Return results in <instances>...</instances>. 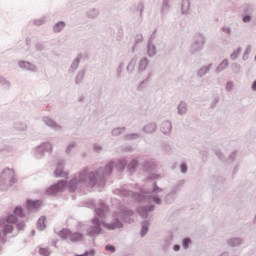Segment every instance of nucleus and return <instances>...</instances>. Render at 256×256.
<instances>
[{"label":"nucleus","instance_id":"obj_46","mask_svg":"<svg viewBox=\"0 0 256 256\" xmlns=\"http://www.w3.org/2000/svg\"><path fill=\"white\" fill-rule=\"evenodd\" d=\"M75 147H77V143L71 142L66 148V154L70 155L71 151H73Z\"/></svg>","mask_w":256,"mask_h":256},{"label":"nucleus","instance_id":"obj_13","mask_svg":"<svg viewBox=\"0 0 256 256\" xmlns=\"http://www.w3.org/2000/svg\"><path fill=\"white\" fill-rule=\"evenodd\" d=\"M173 129V125L171 124V121L165 120L160 125V131L163 133V135H169L171 133V130Z\"/></svg>","mask_w":256,"mask_h":256},{"label":"nucleus","instance_id":"obj_40","mask_svg":"<svg viewBox=\"0 0 256 256\" xmlns=\"http://www.w3.org/2000/svg\"><path fill=\"white\" fill-rule=\"evenodd\" d=\"M59 236L61 239H70L71 230L64 228L59 232Z\"/></svg>","mask_w":256,"mask_h":256},{"label":"nucleus","instance_id":"obj_26","mask_svg":"<svg viewBox=\"0 0 256 256\" xmlns=\"http://www.w3.org/2000/svg\"><path fill=\"white\" fill-rule=\"evenodd\" d=\"M86 17L88 19H97L99 17V9L90 8L86 11Z\"/></svg>","mask_w":256,"mask_h":256},{"label":"nucleus","instance_id":"obj_41","mask_svg":"<svg viewBox=\"0 0 256 256\" xmlns=\"http://www.w3.org/2000/svg\"><path fill=\"white\" fill-rule=\"evenodd\" d=\"M253 11H255V9L253 8V5L251 4L243 5V13H245V15H250V13H253Z\"/></svg>","mask_w":256,"mask_h":256},{"label":"nucleus","instance_id":"obj_24","mask_svg":"<svg viewBox=\"0 0 256 256\" xmlns=\"http://www.w3.org/2000/svg\"><path fill=\"white\" fill-rule=\"evenodd\" d=\"M171 9V0H163L161 5L160 13L162 16L167 15Z\"/></svg>","mask_w":256,"mask_h":256},{"label":"nucleus","instance_id":"obj_12","mask_svg":"<svg viewBox=\"0 0 256 256\" xmlns=\"http://www.w3.org/2000/svg\"><path fill=\"white\" fill-rule=\"evenodd\" d=\"M43 123H45L47 127H50V129H53L54 131H61L63 129V126L57 124V122L47 116L43 118Z\"/></svg>","mask_w":256,"mask_h":256},{"label":"nucleus","instance_id":"obj_29","mask_svg":"<svg viewBox=\"0 0 256 256\" xmlns=\"http://www.w3.org/2000/svg\"><path fill=\"white\" fill-rule=\"evenodd\" d=\"M65 27H67V24L65 23V21H59L53 26V32L61 33V31H63Z\"/></svg>","mask_w":256,"mask_h":256},{"label":"nucleus","instance_id":"obj_45","mask_svg":"<svg viewBox=\"0 0 256 256\" xmlns=\"http://www.w3.org/2000/svg\"><path fill=\"white\" fill-rule=\"evenodd\" d=\"M14 224L16 225V229H18V231H25V222L24 221L19 222V218H17V222H15Z\"/></svg>","mask_w":256,"mask_h":256},{"label":"nucleus","instance_id":"obj_48","mask_svg":"<svg viewBox=\"0 0 256 256\" xmlns=\"http://www.w3.org/2000/svg\"><path fill=\"white\" fill-rule=\"evenodd\" d=\"M39 254L42 256H49L51 255V251L49 250V248H40Z\"/></svg>","mask_w":256,"mask_h":256},{"label":"nucleus","instance_id":"obj_31","mask_svg":"<svg viewBox=\"0 0 256 256\" xmlns=\"http://www.w3.org/2000/svg\"><path fill=\"white\" fill-rule=\"evenodd\" d=\"M46 219L47 218L45 216H42L38 219L36 224L38 231H45V229H47V226L45 225Z\"/></svg>","mask_w":256,"mask_h":256},{"label":"nucleus","instance_id":"obj_33","mask_svg":"<svg viewBox=\"0 0 256 256\" xmlns=\"http://www.w3.org/2000/svg\"><path fill=\"white\" fill-rule=\"evenodd\" d=\"M14 214V217H20L21 219L25 218V211L23 210V207L21 206H16L14 208V211H13Z\"/></svg>","mask_w":256,"mask_h":256},{"label":"nucleus","instance_id":"obj_39","mask_svg":"<svg viewBox=\"0 0 256 256\" xmlns=\"http://www.w3.org/2000/svg\"><path fill=\"white\" fill-rule=\"evenodd\" d=\"M0 85H2L4 89H11V82L3 76H0Z\"/></svg>","mask_w":256,"mask_h":256},{"label":"nucleus","instance_id":"obj_16","mask_svg":"<svg viewBox=\"0 0 256 256\" xmlns=\"http://www.w3.org/2000/svg\"><path fill=\"white\" fill-rule=\"evenodd\" d=\"M126 167L130 175H133V173H135L137 171V168L139 167V161L134 158L126 165Z\"/></svg>","mask_w":256,"mask_h":256},{"label":"nucleus","instance_id":"obj_21","mask_svg":"<svg viewBox=\"0 0 256 256\" xmlns=\"http://www.w3.org/2000/svg\"><path fill=\"white\" fill-rule=\"evenodd\" d=\"M190 9H191V0H182L181 15H189Z\"/></svg>","mask_w":256,"mask_h":256},{"label":"nucleus","instance_id":"obj_50","mask_svg":"<svg viewBox=\"0 0 256 256\" xmlns=\"http://www.w3.org/2000/svg\"><path fill=\"white\" fill-rule=\"evenodd\" d=\"M143 9H144L143 3H139V4L137 5V8H136V13H137V15H138L139 17H141V16L143 15Z\"/></svg>","mask_w":256,"mask_h":256},{"label":"nucleus","instance_id":"obj_49","mask_svg":"<svg viewBox=\"0 0 256 256\" xmlns=\"http://www.w3.org/2000/svg\"><path fill=\"white\" fill-rule=\"evenodd\" d=\"M253 17L250 14H243L242 15V22L243 23H251Z\"/></svg>","mask_w":256,"mask_h":256},{"label":"nucleus","instance_id":"obj_7","mask_svg":"<svg viewBox=\"0 0 256 256\" xmlns=\"http://www.w3.org/2000/svg\"><path fill=\"white\" fill-rule=\"evenodd\" d=\"M49 151H53V144L50 142H44L36 147L34 155L36 159H43V157H45V153H49Z\"/></svg>","mask_w":256,"mask_h":256},{"label":"nucleus","instance_id":"obj_17","mask_svg":"<svg viewBox=\"0 0 256 256\" xmlns=\"http://www.w3.org/2000/svg\"><path fill=\"white\" fill-rule=\"evenodd\" d=\"M26 205H27L28 211H31L33 209H39V207H41V205H42V202H41V200L28 199L26 201Z\"/></svg>","mask_w":256,"mask_h":256},{"label":"nucleus","instance_id":"obj_1","mask_svg":"<svg viewBox=\"0 0 256 256\" xmlns=\"http://www.w3.org/2000/svg\"><path fill=\"white\" fill-rule=\"evenodd\" d=\"M127 158H122L118 160H112L106 164L105 167H100L95 171H89L88 168H84L78 174H76L73 179L69 182L66 180H59L57 183L51 185L47 190V195H55L61 193L65 187H68L70 193H75L76 189L83 187V185H91V187H103L105 185V178L109 177L113 173V169H117L119 173L125 171L127 167Z\"/></svg>","mask_w":256,"mask_h":256},{"label":"nucleus","instance_id":"obj_54","mask_svg":"<svg viewBox=\"0 0 256 256\" xmlns=\"http://www.w3.org/2000/svg\"><path fill=\"white\" fill-rule=\"evenodd\" d=\"M222 31H223V33H226L227 35H231L233 33L231 31V27H229V26H223Z\"/></svg>","mask_w":256,"mask_h":256},{"label":"nucleus","instance_id":"obj_15","mask_svg":"<svg viewBox=\"0 0 256 256\" xmlns=\"http://www.w3.org/2000/svg\"><path fill=\"white\" fill-rule=\"evenodd\" d=\"M143 133H146V135H151L153 133H156L157 131V123L155 122H149L142 128Z\"/></svg>","mask_w":256,"mask_h":256},{"label":"nucleus","instance_id":"obj_2","mask_svg":"<svg viewBox=\"0 0 256 256\" xmlns=\"http://www.w3.org/2000/svg\"><path fill=\"white\" fill-rule=\"evenodd\" d=\"M109 211V207L105 203L101 202L100 207L95 208L96 216L92 219V225L87 229L88 237H97L103 233V228L108 229V231H115V229H123V223H133V215L135 212L133 210H122L114 214V218L110 223L103 221L106 213Z\"/></svg>","mask_w":256,"mask_h":256},{"label":"nucleus","instance_id":"obj_62","mask_svg":"<svg viewBox=\"0 0 256 256\" xmlns=\"http://www.w3.org/2000/svg\"><path fill=\"white\" fill-rule=\"evenodd\" d=\"M35 48H36V51H45V45L41 43L36 44Z\"/></svg>","mask_w":256,"mask_h":256},{"label":"nucleus","instance_id":"obj_3","mask_svg":"<svg viewBox=\"0 0 256 256\" xmlns=\"http://www.w3.org/2000/svg\"><path fill=\"white\" fill-rule=\"evenodd\" d=\"M159 193H163V188L157 186V182L152 184V190L148 192H131L127 189L119 190L120 197H132L138 203H155V205H162L163 201L159 197Z\"/></svg>","mask_w":256,"mask_h":256},{"label":"nucleus","instance_id":"obj_8","mask_svg":"<svg viewBox=\"0 0 256 256\" xmlns=\"http://www.w3.org/2000/svg\"><path fill=\"white\" fill-rule=\"evenodd\" d=\"M137 213L142 217V219H148L149 218V213L151 211H155V205H144L140 206L136 209Z\"/></svg>","mask_w":256,"mask_h":256},{"label":"nucleus","instance_id":"obj_5","mask_svg":"<svg viewBox=\"0 0 256 256\" xmlns=\"http://www.w3.org/2000/svg\"><path fill=\"white\" fill-rule=\"evenodd\" d=\"M15 223H17V217L13 214L0 218V227H2V234L4 237L13 233L15 230L13 225H15Z\"/></svg>","mask_w":256,"mask_h":256},{"label":"nucleus","instance_id":"obj_59","mask_svg":"<svg viewBox=\"0 0 256 256\" xmlns=\"http://www.w3.org/2000/svg\"><path fill=\"white\" fill-rule=\"evenodd\" d=\"M187 170H188L187 164H186V163H182V164L180 165V171H181V173L185 174V173H187Z\"/></svg>","mask_w":256,"mask_h":256},{"label":"nucleus","instance_id":"obj_34","mask_svg":"<svg viewBox=\"0 0 256 256\" xmlns=\"http://www.w3.org/2000/svg\"><path fill=\"white\" fill-rule=\"evenodd\" d=\"M124 141H136V139H141V134L139 133H131L126 134L123 137Z\"/></svg>","mask_w":256,"mask_h":256},{"label":"nucleus","instance_id":"obj_47","mask_svg":"<svg viewBox=\"0 0 256 256\" xmlns=\"http://www.w3.org/2000/svg\"><path fill=\"white\" fill-rule=\"evenodd\" d=\"M231 69H232L233 73H241V65H239L237 63H233L231 65Z\"/></svg>","mask_w":256,"mask_h":256},{"label":"nucleus","instance_id":"obj_10","mask_svg":"<svg viewBox=\"0 0 256 256\" xmlns=\"http://www.w3.org/2000/svg\"><path fill=\"white\" fill-rule=\"evenodd\" d=\"M64 167L65 160H58L56 169L54 171V177H67L68 173L63 171Z\"/></svg>","mask_w":256,"mask_h":256},{"label":"nucleus","instance_id":"obj_27","mask_svg":"<svg viewBox=\"0 0 256 256\" xmlns=\"http://www.w3.org/2000/svg\"><path fill=\"white\" fill-rule=\"evenodd\" d=\"M149 220H144L141 222V232L140 235L141 237H145V235H147V233H149Z\"/></svg>","mask_w":256,"mask_h":256},{"label":"nucleus","instance_id":"obj_60","mask_svg":"<svg viewBox=\"0 0 256 256\" xmlns=\"http://www.w3.org/2000/svg\"><path fill=\"white\" fill-rule=\"evenodd\" d=\"M215 155L218 156V158L220 159V161H223V159H225V155H223V152H221V150H216V151H215Z\"/></svg>","mask_w":256,"mask_h":256},{"label":"nucleus","instance_id":"obj_30","mask_svg":"<svg viewBox=\"0 0 256 256\" xmlns=\"http://www.w3.org/2000/svg\"><path fill=\"white\" fill-rule=\"evenodd\" d=\"M70 241H72V243H77V241H83V234L79 233V232H70Z\"/></svg>","mask_w":256,"mask_h":256},{"label":"nucleus","instance_id":"obj_64","mask_svg":"<svg viewBox=\"0 0 256 256\" xmlns=\"http://www.w3.org/2000/svg\"><path fill=\"white\" fill-rule=\"evenodd\" d=\"M244 55H251V45H248L244 51Z\"/></svg>","mask_w":256,"mask_h":256},{"label":"nucleus","instance_id":"obj_63","mask_svg":"<svg viewBox=\"0 0 256 256\" xmlns=\"http://www.w3.org/2000/svg\"><path fill=\"white\" fill-rule=\"evenodd\" d=\"M236 157H237V151H234V152L230 155L229 161H235Z\"/></svg>","mask_w":256,"mask_h":256},{"label":"nucleus","instance_id":"obj_61","mask_svg":"<svg viewBox=\"0 0 256 256\" xmlns=\"http://www.w3.org/2000/svg\"><path fill=\"white\" fill-rule=\"evenodd\" d=\"M45 23V18L34 20V25L41 26Z\"/></svg>","mask_w":256,"mask_h":256},{"label":"nucleus","instance_id":"obj_51","mask_svg":"<svg viewBox=\"0 0 256 256\" xmlns=\"http://www.w3.org/2000/svg\"><path fill=\"white\" fill-rule=\"evenodd\" d=\"M147 179L148 181H155V179H161V176H159V174L150 173Z\"/></svg>","mask_w":256,"mask_h":256},{"label":"nucleus","instance_id":"obj_20","mask_svg":"<svg viewBox=\"0 0 256 256\" xmlns=\"http://www.w3.org/2000/svg\"><path fill=\"white\" fill-rule=\"evenodd\" d=\"M147 67H149V59L143 57L138 63V73H144V71H147Z\"/></svg>","mask_w":256,"mask_h":256},{"label":"nucleus","instance_id":"obj_6","mask_svg":"<svg viewBox=\"0 0 256 256\" xmlns=\"http://www.w3.org/2000/svg\"><path fill=\"white\" fill-rule=\"evenodd\" d=\"M203 45H205V36L201 33L195 34L194 42L190 47V53L195 55L196 53H199V51H203Z\"/></svg>","mask_w":256,"mask_h":256},{"label":"nucleus","instance_id":"obj_32","mask_svg":"<svg viewBox=\"0 0 256 256\" xmlns=\"http://www.w3.org/2000/svg\"><path fill=\"white\" fill-rule=\"evenodd\" d=\"M13 128L15 131H27V124L25 122L17 121L14 122Z\"/></svg>","mask_w":256,"mask_h":256},{"label":"nucleus","instance_id":"obj_23","mask_svg":"<svg viewBox=\"0 0 256 256\" xmlns=\"http://www.w3.org/2000/svg\"><path fill=\"white\" fill-rule=\"evenodd\" d=\"M18 67H20V69H25L26 71H35L36 69V67L28 61H19Z\"/></svg>","mask_w":256,"mask_h":256},{"label":"nucleus","instance_id":"obj_55","mask_svg":"<svg viewBox=\"0 0 256 256\" xmlns=\"http://www.w3.org/2000/svg\"><path fill=\"white\" fill-rule=\"evenodd\" d=\"M200 156L202 157L203 161H205L207 159V157L209 156V152H207V150H201Z\"/></svg>","mask_w":256,"mask_h":256},{"label":"nucleus","instance_id":"obj_53","mask_svg":"<svg viewBox=\"0 0 256 256\" xmlns=\"http://www.w3.org/2000/svg\"><path fill=\"white\" fill-rule=\"evenodd\" d=\"M93 149L95 153H101V151H103V146H101V144L96 143L93 145Z\"/></svg>","mask_w":256,"mask_h":256},{"label":"nucleus","instance_id":"obj_44","mask_svg":"<svg viewBox=\"0 0 256 256\" xmlns=\"http://www.w3.org/2000/svg\"><path fill=\"white\" fill-rule=\"evenodd\" d=\"M191 243H193L191 238H189V237L184 238L182 240V247H183V249H189V245H191Z\"/></svg>","mask_w":256,"mask_h":256},{"label":"nucleus","instance_id":"obj_43","mask_svg":"<svg viewBox=\"0 0 256 256\" xmlns=\"http://www.w3.org/2000/svg\"><path fill=\"white\" fill-rule=\"evenodd\" d=\"M124 69H125V63L122 62L118 65V68L116 70L117 79H121V75H122Z\"/></svg>","mask_w":256,"mask_h":256},{"label":"nucleus","instance_id":"obj_38","mask_svg":"<svg viewBox=\"0 0 256 256\" xmlns=\"http://www.w3.org/2000/svg\"><path fill=\"white\" fill-rule=\"evenodd\" d=\"M127 128L126 127H117L112 129L111 131V135L113 137H119V135H121L123 133V131H125Z\"/></svg>","mask_w":256,"mask_h":256},{"label":"nucleus","instance_id":"obj_19","mask_svg":"<svg viewBox=\"0 0 256 256\" xmlns=\"http://www.w3.org/2000/svg\"><path fill=\"white\" fill-rule=\"evenodd\" d=\"M87 73V70L85 68L80 69L75 77V84L76 85H81L83 81H85V75Z\"/></svg>","mask_w":256,"mask_h":256},{"label":"nucleus","instance_id":"obj_28","mask_svg":"<svg viewBox=\"0 0 256 256\" xmlns=\"http://www.w3.org/2000/svg\"><path fill=\"white\" fill-rule=\"evenodd\" d=\"M227 67H229V60L228 59H224L215 69V73L219 74L222 71H225V69H227Z\"/></svg>","mask_w":256,"mask_h":256},{"label":"nucleus","instance_id":"obj_58","mask_svg":"<svg viewBox=\"0 0 256 256\" xmlns=\"http://www.w3.org/2000/svg\"><path fill=\"white\" fill-rule=\"evenodd\" d=\"M106 251H110V253H115L116 249L115 246L108 244L105 246Z\"/></svg>","mask_w":256,"mask_h":256},{"label":"nucleus","instance_id":"obj_4","mask_svg":"<svg viewBox=\"0 0 256 256\" xmlns=\"http://www.w3.org/2000/svg\"><path fill=\"white\" fill-rule=\"evenodd\" d=\"M15 183H17L15 170L12 168H4L0 172V191H7L10 187H13Z\"/></svg>","mask_w":256,"mask_h":256},{"label":"nucleus","instance_id":"obj_18","mask_svg":"<svg viewBox=\"0 0 256 256\" xmlns=\"http://www.w3.org/2000/svg\"><path fill=\"white\" fill-rule=\"evenodd\" d=\"M243 243H245V240L238 237L230 238L227 240V245L229 247H239L240 245H243Z\"/></svg>","mask_w":256,"mask_h":256},{"label":"nucleus","instance_id":"obj_22","mask_svg":"<svg viewBox=\"0 0 256 256\" xmlns=\"http://www.w3.org/2000/svg\"><path fill=\"white\" fill-rule=\"evenodd\" d=\"M189 110V106L187 105V102L180 101V103L177 106V113L178 115H187V111Z\"/></svg>","mask_w":256,"mask_h":256},{"label":"nucleus","instance_id":"obj_52","mask_svg":"<svg viewBox=\"0 0 256 256\" xmlns=\"http://www.w3.org/2000/svg\"><path fill=\"white\" fill-rule=\"evenodd\" d=\"M134 43H136V45L143 43V34H137L134 38Z\"/></svg>","mask_w":256,"mask_h":256},{"label":"nucleus","instance_id":"obj_9","mask_svg":"<svg viewBox=\"0 0 256 256\" xmlns=\"http://www.w3.org/2000/svg\"><path fill=\"white\" fill-rule=\"evenodd\" d=\"M211 69H213V63H210L208 65H203L201 66L197 71H196V77L197 79H203L205 75H209L211 73Z\"/></svg>","mask_w":256,"mask_h":256},{"label":"nucleus","instance_id":"obj_25","mask_svg":"<svg viewBox=\"0 0 256 256\" xmlns=\"http://www.w3.org/2000/svg\"><path fill=\"white\" fill-rule=\"evenodd\" d=\"M147 55L148 57H155V55H157V48L151 40L147 43Z\"/></svg>","mask_w":256,"mask_h":256},{"label":"nucleus","instance_id":"obj_42","mask_svg":"<svg viewBox=\"0 0 256 256\" xmlns=\"http://www.w3.org/2000/svg\"><path fill=\"white\" fill-rule=\"evenodd\" d=\"M151 77H153V73L150 72L147 78L144 79L142 82H140L138 86V91H143V85H145L146 83H149V81L151 80Z\"/></svg>","mask_w":256,"mask_h":256},{"label":"nucleus","instance_id":"obj_56","mask_svg":"<svg viewBox=\"0 0 256 256\" xmlns=\"http://www.w3.org/2000/svg\"><path fill=\"white\" fill-rule=\"evenodd\" d=\"M217 103H219V96H216L211 102V109H215V107H217Z\"/></svg>","mask_w":256,"mask_h":256},{"label":"nucleus","instance_id":"obj_14","mask_svg":"<svg viewBox=\"0 0 256 256\" xmlns=\"http://www.w3.org/2000/svg\"><path fill=\"white\" fill-rule=\"evenodd\" d=\"M185 185V180H180L177 184L173 187L172 191L166 195V201H169V197H173V195L179 193L181 191V187Z\"/></svg>","mask_w":256,"mask_h":256},{"label":"nucleus","instance_id":"obj_11","mask_svg":"<svg viewBox=\"0 0 256 256\" xmlns=\"http://www.w3.org/2000/svg\"><path fill=\"white\" fill-rule=\"evenodd\" d=\"M81 59H83V55L78 54L76 58L72 61L68 73L70 75H75V72L79 69V64L81 63Z\"/></svg>","mask_w":256,"mask_h":256},{"label":"nucleus","instance_id":"obj_57","mask_svg":"<svg viewBox=\"0 0 256 256\" xmlns=\"http://www.w3.org/2000/svg\"><path fill=\"white\" fill-rule=\"evenodd\" d=\"M226 91H227L228 93H230V91H233V82L228 81V82L226 83Z\"/></svg>","mask_w":256,"mask_h":256},{"label":"nucleus","instance_id":"obj_37","mask_svg":"<svg viewBox=\"0 0 256 256\" xmlns=\"http://www.w3.org/2000/svg\"><path fill=\"white\" fill-rule=\"evenodd\" d=\"M242 48L238 47L236 50H233V52L230 54V59L232 61H237L239 58V55H241Z\"/></svg>","mask_w":256,"mask_h":256},{"label":"nucleus","instance_id":"obj_36","mask_svg":"<svg viewBox=\"0 0 256 256\" xmlns=\"http://www.w3.org/2000/svg\"><path fill=\"white\" fill-rule=\"evenodd\" d=\"M135 65H137V59L132 58L126 67V71L128 73H133V71H135Z\"/></svg>","mask_w":256,"mask_h":256},{"label":"nucleus","instance_id":"obj_35","mask_svg":"<svg viewBox=\"0 0 256 256\" xmlns=\"http://www.w3.org/2000/svg\"><path fill=\"white\" fill-rule=\"evenodd\" d=\"M143 169H144V171H146V173H151V171H153V169H155V165L151 161H144Z\"/></svg>","mask_w":256,"mask_h":256}]
</instances>
